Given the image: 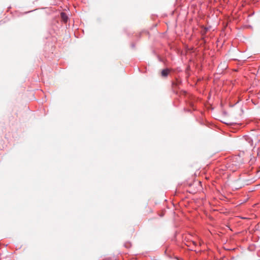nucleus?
<instances>
[{"mask_svg":"<svg viewBox=\"0 0 260 260\" xmlns=\"http://www.w3.org/2000/svg\"><path fill=\"white\" fill-rule=\"evenodd\" d=\"M169 72L170 71L168 69H164L161 71V76L165 77H167L168 75Z\"/></svg>","mask_w":260,"mask_h":260,"instance_id":"nucleus-1","label":"nucleus"},{"mask_svg":"<svg viewBox=\"0 0 260 260\" xmlns=\"http://www.w3.org/2000/svg\"><path fill=\"white\" fill-rule=\"evenodd\" d=\"M237 158H238V157H234L233 158V160H234L235 159H237ZM231 165L235 166V169H233V171H234L235 170V169L240 167V164H237L235 163L234 160L232 161V162H231Z\"/></svg>","mask_w":260,"mask_h":260,"instance_id":"nucleus-2","label":"nucleus"},{"mask_svg":"<svg viewBox=\"0 0 260 260\" xmlns=\"http://www.w3.org/2000/svg\"><path fill=\"white\" fill-rule=\"evenodd\" d=\"M61 17L64 22H67L68 17L65 13L62 12L61 13Z\"/></svg>","mask_w":260,"mask_h":260,"instance_id":"nucleus-3","label":"nucleus"},{"mask_svg":"<svg viewBox=\"0 0 260 260\" xmlns=\"http://www.w3.org/2000/svg\"><path fill=\"white\" fill-rule=\"evenodd\" d=\"M245 140H246V141H247L249 145L250 146H252V145H253V141H252V140L250 138H249L248 137H247L245 138Z\"/></svg>","mask_w":260,"mask_h":260,"instance_id":"nucleus-4","label":"nucleus"}]
</instances>
